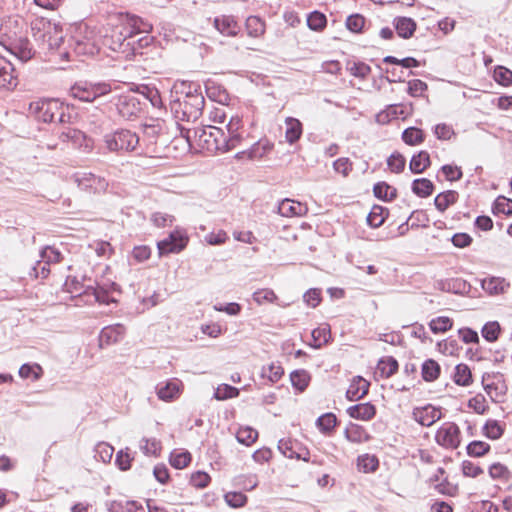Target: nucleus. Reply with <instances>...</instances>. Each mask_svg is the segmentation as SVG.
Here are the masks:
<instances>
[{"mask_svg": "<svg viewBox=\"0 0 512 512\" xmlns=\"http://www.w3.org/2000/svg\"><path fill=\"white\" fill-rule=\"evenodd\" d=\"M226 132L216 126L208 125L195 128H181V135L190 147L203 151L225 153L238 147L242 142V119L232 116L225 126Z\"/></svg>", "mask_w": 512, "mask_h": 512, "instance_id": "obj_1", "label": "nucleus"}, {"mask_svg": "<svg viewBox=\"0 0 512 512\" xmlns=\"http://www.w3.org/2000/svg\"><path fill=\"white\" fill-rule=\"evenodd\" d=\"M109 27L102 36V44L126 56L135 52V35L149 33L152 24L131 14H119L109 20Z\"/></svg>", "mask_w": 512, "mask_h": 512, "instance_id": "obj_2", "label": "nucleus"}, {"mask_svg": "<svg viewBox=\"0 0 512 512\" xmlns=\"http://www.w3.org/2000/svg\"><path fill=\"white\" fill-rule=\"evenodd\" d=\"M170 108L181 121L194 122L202 115L205 99L200 86L186 81H177L171 90Z\"/></svg>", "mask_w": 512, "mask_h": 512, "instance_id": "obj_3", "label": "nucleus"}, {"mask_svg": "<svg viewBox=\"0 0 512 512\" xmlns=\"http://www.w3.org/2000/svg\"><path fill=\"white\" fill-rule=\"evenodd\" d=\"M32 37L40 50H57L63 42L62 27L44 17H36L30 24Z\"/></svg>", "mask_w": 512, "mask_h": 512, "instance_id": "obj_4", "label": "nucleus"}, {"mask_svg": "<svg viewBox=\"0 0 512 512\" xmlns=\"http://www.w3.org/2000/svg\"><path fill=\"white\" fill-rule=\"evenodd\" d=\"M30 112L44 123H69L71 115L67 113L68 107L57 99H42L32 102Z\"/></svg>", "mask_w": 512, "mask_h": 512, "instance_id": "obj_5", "label": "nucleus"}, {"mask_svg": "<svg viewBox=\"0 0 512 512\" xmlns=\"http://www.w3.org/2000/svg\"><path fill=\"white\" fill-rule=\"evenodd\" d=\"M18 25L19 21L17 19L11 17L0 19V36L14 40L12 52L21 61L26 62L35 56L36 49L27 38L17 37L16 28H18Z\"/></svg>", "mask_w": 512, "mask_h": 512, "instance_id": "obj_6", "label": "nucleus"}, {"mask_svg": "<svg viewBox=\"0 0 512 512\" xmlns=\"http://www.w3.org/2000/svg\"><path fill=\"white\" fill-rule=\"evenodd\" d=\"M103 142L107 151L120 154L134 151L139 144V137L131 130L119 129L105 134Z\"/></svg>", "mask_w": 512, "mask_h": 512, "instance_id": "obj_7", "label": "nucleus"}, {"mask_svg": "<svg viewBox=\"0 0 512 512\" xmlns=\"http://www.w3.org/2000/svg\"><path fill=\"white\" fill-rule=\"evenodd\" d=\"M112 91L110 83L107 82H87L81 81L75 83L70 88V95L84 102H92L96 98L109 94Z\"/></svg>", "mask_w": 512, "mask_h": 512, "instance_id": "obj_8", "label": "nucleus"}, {"mask_svg": "<svg viewBox=\"0 0 512 512\" xmlns=\"http://www.w3.org/2000/svg\"><path fill=\"white\" fill-rule=\"evenodd\" d=\"M70 180L83 191L90 193H102L108 187V182L104 177L95 175L87 171H77L70 176Z\"/></svg>", "mask_w": 512, "mask_h": 512, "instance_id": "obj_9", "label": "nucleus"}, {"mask_svg": "<svg viewBox=\"0 0 512 512\" xmlns=\"http://www.w3.org/2000/svg\"><path fill=\"white\" fill-rule=\"evenodd\" d=\"M461 432L453 422L443 423L436 432V442L445 448L456 449L461 443Z\"/></svg>", "mask_w": 512, "mask_h": 512, "instance_id": "obj_10", "label": "nucleus"}, {"mask_svg": "<svg viewBox=\"0 0 512 512\" xmlns=\"http://www.w3.org/2000/svg\"><path fill=\"white\" fill-rule=\"evenodd\" d=\"M187 242V237L181 232H171L167 238L158 242L159 254L179 253L186 247Z\"/></svg>", "mask_w": 512, "mask_h": 512, "instance_id": "obj_11", "label": "nucleus"}, {"mask_svg": "<svg viewBox=\"0 0 512 512\" xmlns=\"http://www.w3.org/2000/svg\"><path fill=\"white\" fill-rule=\"evenodd\" d=\"M59 139L62 142H71L75 147L82 148L84 152L88 153L93 148L92 140L80 130L74 128H65L60 134Z\"/></svg>", "mask_w": 512, "mask_h": 512, "instance_id": "obj_12", "label": "nucleus"}, {"mask_svg": "<svg viewBox=\"0 0 512 512\" xmlns=\"http://www.w3.org/2000/svg\"><path fill=\"white\" fill-rule=\"evenodd\" d=\"M182 383L174 378L156 386V394L162 401L169 402L177 399L181 394Z\"/></svg>", "mask_w": 512, "mask_h": 512, "instance_id": "obj_13", "label": "nucleus"}, {"mask_svg": "<svg viewBox=\"0 0 512 512\" xmlns=\"http://www.w3.org/2000/svg\"><path fill=\"white\" fill-rule=\"evenodd\" d=\"M75 50L78 54L94 55L99 50V39L93 30L86 28L84 37L76 38Z\"/></svg>", "mask_w": 512, "mask_h": 512, "instance_id": "obj_14", "label": "nucleus"}, {"mask_svg": "<svg viewBox=\"0 0 512 512\" xmlns=\"http://www.w3.org/2000/svg\"><path fill=\"white\" fill-rule=\"evenodd\" d=\"M414 419L422 426H431L442 417L440 409L427 405L415 408L413 411Z\"/></svg>", "mask_w": 512, "mask_h": 512, "instance_id": "obj_15", "label": "nucleus"}, {"mask_svg": "<svg viewBox=\"0 0 512 512\" xmlns=\"http://www.w3.org/2000/svg\"><path fill=\"white\" fill-rule=\"evenodd\" d=\"M277 212L283 217L303 216L308 212V207L306 204L286 198L278 204Z\"/></svg>", "mask_w": 512, "mask_h": 512, "instance_id": "obj_16", "label": "nucleus"}, {"mask_svg": "<svg viewBox=\"0 0 512 512\" xmlns=\"http://www.w3.org/2000/svg\"><path fill=\"white\" fill-rule=\"evenodd\" d=\"M17 84L14 66L4 57L0 56V88L13 89Z\"/></svg>", "mask_w": 512, "mask_h": 512, "instance_id": "obj_17", "label": "nucleus"}, {"mask_svg": "<svg viewBox=\"0 0 512 512\" xmlns=\"http://www.w3.org/2000/svg\"><path fill=\"white\" fill-rule=\"evenodd\" d=\"M125 334V328L121 324L104 327L99 335L100 346H108L119 342Z\"/></svg>", "mask_w": 512, "mask_h": 512, "instance_id": "obj_18", "label": "nucleus"}, {"mask_svg": "<svg viewBox=\"0 0 512 512\" xmlns=\"http://www.w3.org/2000/svg\"><path fill=\"white\" fill-rule=\"evenodd\" d=\"M369 386L370 383L361 376L354 377L346 391L347 399L350 401L360 400L368 393Z\"/></svg>", "mask_w": 512, "mask_h": 512, "instance_id": "obj_19", "label": "nucleus"}, {"mask_svg": "<svg viewBox=\"0 0 512 512\" xmlns=\"http://www.w3.org/2000/svg\"><path fill=\"white\" fill-rule=\"evenodd\" d=\"M215 28L224 36H235L240 26L233 16L222 15L214 19Z\"/></svg>", "mask_w": 512, "mask_h": 512, "instance_id": "obj_20", "label": "nucleus"}, {"mask_svg": "<svg viewBox=\"0 0 512 512\" xmlns=\"http://www.w3.org/2000/svg\"><path fill=\"white\" fill-rule=\"evenodd\" d=\"M139 100L133 95L121 96L117 103L119 113L126 118L136 115L140 111Z\"/></svg>", "mask_w": 512, "mask_h": 512, "instance_id": "obj_21", "label": "nucleus"}, {"mask_svg": "<svg viewBox=\"0 0 512 512\" xmlns=\"http://www.w3.org/2000/svg\"><path fill=\"white\" fill-rule=\"evenodd\" d=\"M347 413L351 418L368 421L376 414V408L371 403H360L347 409Z\"/></svg>", "mask_w": 512, "mask_h": 512, "instance_id": "obj_22", "label": "nucleus"}, {"mask_svg": "<svg viewBox=\"0 0 512 512\" xmlns=\"http://www.w3.org/2000/svg\"><path fill=\"white\" fill-rule=\"evenodd\" d=\"M395 30L399 37L409 39L416 30V22L409 17H396L393 21Z\"/></svg>", "mask_w": 512, "mask_h": 512, "instance_id": "obj_23", "label": "nucleus"}, {"mask_svg": "<svg viewBox=\"0 0 512 512\" xmlns=\"http://www.w3.org/2000/svg\"><path fill=\"white\" fill-rule=\"evenodd\" d=\"M285 139L289 144L296 143L302 136L303 133V127L300 120L293 118V117H287L285 119Z\"/></svg>", "mask_w": 512, "mask_h": 512, "instance_id": "obj_24", "label": "nucleus"}, {"mask_svg": "<svg viewBox=\"0 0 512 512\" xmlns=\"http://www.w3.org/2000/svg\"><path fill=\"white\" fill-rule=\"evenodd\" d=\"M509 282L499 277H491L482 281V288L491 295H498L509 288Z\"/></svg>", "mask_w": 512, "mask_h": 512, "instance_id": "obj_25", "label": "nucleus"}, {"mask_svg": "<svg viewBox=\"0 0 512 512\" xmlns=\"http://www.w3.org/2000/svg\"><path fill=\"white\" fill-rule=\"evenodd\" d=\"M430 166V156L427 151H420L414 155L409 163V168L412 173L420 174Z\"/></svg>", "mask_w": 512, "mask_h": 512, "instance_id": "obj_26", "label": "nucleus"}, {"mask_svg": "<svg viewBox=\"0 0 512 512\" xmlns=\"http://www.w3.org/2000/svg\"><path fill=\"white\" fill-rule=\"evenodd\" d=\"M458 199V193L454 190H448L438 194L434 199V204L440 212H444L450 205Z\"/></svg>", "mask_w": 512, "mask_h": 512, "instance_id": "obj_27", "label": "nucleus"}, {"mask_svg": "<svg viewBox=\"0 0 512 512\" xmlns=\"http://www.w3.org/2000/svg\"><path fill=\"white\" fill-rule=\"evenodd\" d=\"M397 370H398V362L392 356H388V357H384V358L380 359L377 364V371L384 378L391 377Z\"/></svg>", "mask_w": 512, "mask_h": 512, "instance_id": "obj_28", "label": "nucleus"}, {"mask_svg": "<svg viewBox=\"0 0 512 512\" xmlns=\"http://www.w3.org/2000/svg\"><path fill=\"white\" fill-rule=\"evenodd\" d=\"M379 467V460L375 455L364 454L357 459V468L363 473L375 472Z\"/></svg>", "mask_w": 512, "mask_h": 512, "instance_id": "obj_29", "label": "nucleus"}, {"mask_svg": "<svg viewBox=\"0 0 512 512\" xmlns=\"http://www.w3.org/2000/svg\"><path fill=\"white\" fill-rule=\"evenodd\" d=\"M440 370V365L435 360L428 359L422 364V377L426 382H433L439 377Z\"/></svg>", "mask_w": 512, "mask_h": 512, "instance_id": "obj_30", "label": "nucleus"}, {"mask_svg": "<svg viewBox=\"0 0 512 512\" xmlns=\"http://www.w3.org/2000/svg\"><path fill=\"white\" fill-rule=\"evenodd\" d=\"M433 189V183L427 178L415 179L412 183L413 193L422 198L430 196Z\"/></svg>", "mask_w": 512, "mask_h": 512, "instance_id": "obj_31", "label": "nucleus"}, {"mask_svg": "<svg viewBox=\"0 0 512 512\" xmlns=\"http://www.w3.org/2000/svg\"><path fill=\"white\" fill-rule=\"evenodd\" d=\"M312 343L311 346L314 348H320L326 344L330 338V326L324 324L311 332Z\"/></svg>", "mask_w": 512, "mask_h": 512, "instance_id": "obj_32", "label": "nucleus"}, {"mask_svg": "<svg viewBox=\"0 0 512 512\" xmlns=\"http://www.w3.org/2000/svg\"><path fill=\"white\" fill-rule=\"evenodd\" d=\"M453 380L457 385L469 386L472 382L470 368L466 364H458L455 367Z\"/></svg>", "mask_w": 512, "mask_h": 512, "instance_id": "obj_33", "label": "nucleus"}, {"mask_svg": "<svg viewBox=\"0 0 512 512\" xmlns=\"http://www.w3.org/2000/svg\"><path fill=\"white\" fill-rule=\"evenodd\" d=\"M245 25L247 33L251 37H260L265 32V23L257 16H249Z\"/></svg>", "mask_w": 512, "mask_h": 512, "instance_id": "obj_34", "label": "nucleus"}, {"mask_svg": "<svg viewBox=\"0 0 512 512\" xmlns=\"http://www.w3.org/2000/svg\"><path fill=\"white\" fill-rule=\"evenodd\" d=\"M424 139L423 131L417 127H409L402 133V140L410 146L421 144Z\"/></svg>", "mask_w": 512, "mask_h": 512, "instance_id": "obj_35", "label": "nucleus"}, {"mask_svg": "<svg viewBox=\"0 0 512 512\" xmlns=\"http://www.w3.org/2000/svg\"><path fill=\"white\" fill-rule=\"evenodd\" d=\"M291 384L300 392L304 391L310 381V375L306 370H296L290 375Z\"/></svg>", "mask_w": 512, "mask_h": 512, "instance_id": "obj_36", "label": "nucleus"}, {"mask_svg": "<svg viewBox=\"0 0 512 512\" xmlns=\"http://www.w3.org/2000/svg\"><path fill=\"white\" fill-rule=\"evenodd\" d=\"M336 423L337 418L333 413H325L318 417L316 426L322 433L328 434L334 430Z\"/></svg>", "mask_w": 512, "mask_h": 512, "instance_id": "obj_37", "label": "nucleus"}, {"mask_svg": "<svg viewBox=\"0 0 512 512\" xmlns=\"http://www.w3.org/2000/svg\"><path fill=\"white\" fill-rule=\"evenodd\" d=\"M373 192L377 198L386 201L392 200L397 195V190L385 182L376 183L374 185Z\"/></svg>", "mask_w": 512, "mask_h": 512, "instance_id": "obj_38", "label": "nucleus"}, {"mask_svg": "<svg viewBox=\"0 0 512 512\" xmlns=\"http://www.w3.org/2000/svg\"><path fill=\"white\" fill-rule=\"evenodd\" d=\"M283 373V368L277 363H271L261 369V377L267 378L271 383L277 382Z\"/></svg>", "mask_w": 512, "mask_h": 512, "instance_id": "obj_39", "label": "nucleus"}, {"mask_svg": "<svg viewBox=\"0 0 512 512\" xmlns=\"http://www.w3.org/2000/svg\"><path fill=\"white\" fill-rule=\"evenodd\" d=\"M484 390L493 402H501L506 393V386L503 383H489L484 385Z\"/></svg>", "mask_w": 512, "mask_h": 512, "instance_id": "obj_40", "label": "nucleus"}, {"mask_svg": "<svg viewBox=\"0 0 512 512\" xmlns=\"http://www.w3.org/2000/svg\"><path fill=\"white\" fill-rule=\"evenodd\" d=\"M19 376L23 379L32 378L33 380H38L41 378L43 374L42 367L37 364H23L19 369Z\"/></svg>", "mask_w": 512, "mask_h": 512, "instance_id": "obj_41", "label": "nucleus"}, {"mask_svg": "<svg viewBox=\"0 0 512 512\" xmlns=\"http://www.w3.org/2000/svg\"><path fill=\"white\" fill-rule=\"evenodd\" d=\"M386 210L378 205H374L367 216V223L372 228L380 227L385 221Z\"/></svg>", "mask_w": 512, "mask_h": 512, "instance_id": "obj_42", "label": "nucleus"}, {"mask_svg": "<svg viewBox=\"0 0 512 512\" xmlns=\"http://www.w3.org/2000/svg\"><path fill=\"white\" fill-rule=\"evenodd\" d=\"M238 395L239 390L229 384L219 385L214 392V398L220 401L235 398Z\"/></svg>", "mask_w": 512, "mask_h": 512, "instance_id": "obj_43", "label": "nucleus"}, {"mask_svg": "<svg viewBox=\"0 0 512 512\" xmlns=\"http://www.w3.org/2000/svg\"><path fill=\"white\" fill-rule=\"evenodd\" d=\"M501 328L497 321H491L487 322L482 330V336L483 338L488 342H495L500 334Z\"/></svg>", "mask_w": 512, "mask_h": 512, "instance_id": "obj_44", "label": "nucleus"}, {"mask_svg": "<svg viewBox=\"0 0 512 512\" xmlns=\"http://www.w3.org/2000/svg\"><path fill=\"white\" fill-rule=\"evenodd\" d=\"M258 437V432L251 427H241L236 434L238 442L249 446L253 444Z\"/></svg>", "mask_w": 512, "mask_h": 512, "instance_id": "obj_45", "label": "nucleus"}, {"mask_svg": "<svg viewBox=\"0 0 512 512\" xmlns=\"http://www.w3.org/2000/svg\"><path fill=\"white\" fill-rule=\"evenodd\" d=\"M327 23L326 16L318 11H314L307 17V25L311 30L320 31Z\"/></svg>", "mask_w": 512, "mask_h": 512, "instance_id": "obj_46", "label": "nucleus"}, {"mask_svg": "<svg viewBox=\"0 0 512 512\" xmlns=\"http://www.w3.org/2000/svg\"><path fill=\"white\" fill-rule=\"evenodd\" d=\"M489 475L494 480H508L511 477V473L507 466L502 463H493L489 467Z\"/></svg>", "mask_w": 512, "mask_h": 512, "instance_id": "obj_47", "label": "nucleus"}, {"mask_svg": "<svg viewBox=\"0 0 512 512\" xmlns=\"http://www.w3.org/2000/svg\"><path fill=\"white\" fill-rule=\"evenodd\" d=\"M429 327L435 334L444 333L452 327V320L449 317H437L430 321Z\"/></svg>", "mask_w": 512, "mask_h": 512, "instance_id": "obj_48", "label": "nucleus"}, {"mask_svg": "<svg viewBox=\"0 0 512 512\" xmlns=\"http://www.w3.org/2000/svg\"><path fill=\"white\" fill-rule=\"evenodd\" d=\"M40 257L46 264L59 263L63 259L62 253L53 246L43 248Z\"/></svg>", "mask_w": 512, "mask_h": 512, "instance_id": "obj_49", "label": "nucleus"}, {"mask_svg": "<svg viewBox=\"0 0 512 512\" xmlns=\"http://www.w3.org/2000/svg\"><path fill=\"white\" fill-rule=\"evenodd\" d=\"M191 461V454L188 451L173 452L170 456V464L176 469H183Z\"/></svg>", "mask_w": 512, "mask_h": 512, "instance_id": "obj_50", "label": "nucleus"}, {"mask_svg": "<svg viewBox=\"0 0 512 512\" xmlns=\"http://www.w3.org/2000/svg\"><path fill=\"white\" fill-rule=\"evenodd\" d=\"M253 300L258 305H262L264 303H273L277 300V295L271 289H259L253 293Z\"/></svg>", "mask_w": 512, "mask_h": 512, "instance_id": "obj_51", "label": "nucleus"}, {"mask_svg": "<svg viewBox=\"0 0 512 512\" xmlns=\"http://www.w3.org/2000/svg\"><path fill=\"white\" fill-rule=\"evenodd\" d=\"M490 450V445L483 441H472L467 446V454L472 457H481Z\"/></svg>", "mask_w": 512, "mask_h": 512, "instance_id": "obj_52", "label": "nucleus"}, {"mask_svg": "<svg viewBox=\"0 0 512 512\" xmlns=\"http://www.w3.org/2000/svg\"><path fill=\"white\" fill-rule=\"evenodd\" d=\"M224 499L232 508L243 507L247 502V496L241 492H228L224 495Z\"/></svg>", "mask_w": 512, "mask_h": 512, "instance_id": "obj_53", "label": "nucleus"}, {"mask_svg": "<svg viewBox=\"0 0 512 512\" xmlns=\"http://www.w3.org/2000/svg\"><path fill=\"white\" fill-rule=\"evenodd\" d=\"M140 93L150 101L153 107H162V98L156 88L144 86L141 88Z\"/></svg>", "mask_w": 512, "mask_h": 512, "instance_id": "obj_54", "label": "nucleus"}, {"mask_svg": "<svg viewBox=\"0 0 512 512\" xmlns=\"http://www.w3.org/2000/svg\"><path fill=\"white\" fill-rule=\"evenodd\" d=\"M494 79L503 86H510L512 84V71L506 67L498 66L494 70Z\"/></svg>", "mask_w": 512, "mask_h": 512, "instance_id": "obj_55", "label": "nucleus"}, {"mask_svg": "<svg viewBox=\"0 0 512 512\" xmlns=\"http://www.w3.org/2000/svg\"><path fill=\"white\" fill-rule=\"evenodd\" d=\"M405 163V158L398 152L391 154V156L387 159V165L389 169L394 173L402 172L405 167Z\"/></svg>", "mask_w": 512, "mask_h": 512, "instance_id": "obj_56", "label": "nucleus"}, {"mask_svg": "<svg viewBox=\"0 0 512 512\" xmlns=\"http://www.w3.org/2000/svg\"><path fill=\"white\" fill-rule=\"evenodd\" d=\"M494 213L512 214V200L504 196H499L493 206Z\"/></svg>", "mask_w": 512, "mask_h": 512, "instance_id": "obj_57", "label": "nucleus"}, {"mask_svg": "<svg viewBox=\"0 0 512 512\" xmlns=\"http://www.w3.org/2000/svg\"><path fill=\"white\" fill-rule=\"evenodd\" d=\"M484 433L490 439H498L503 434V429L496 420H489L484 426Z\"/></svg>", "mask_w": 512, "mask_h": 512, "instance_id": "obj_58", "label": "nucleus"}, {"mask_svg": "<svg viewBox=\"0 0 512 512\" xmlns=\"http://www.w3.org/2000/svg\"><path fill=\"white\" fill-rule=\"evenodd\" d=\"M365 25V18L360 14L350 15L346 20V27L354 32L359 33Z\"/></svg>", "mask_w": 512, "mask_h": 512, "instance_id": "obj_59", "label": "nucleus"}, {"mask_svg": "<svg viewBox=\"0 0 512 512\" xmlns=\"http://www.w3.org/2000/svg\"><path fill=\"white\" fill-rule=\"evenodd\" d=\"M128 450V448H126L125 450H120L116 455V465L122 471L129 470L131 467V461L133 460V458L128 453Z\"/></svg>", "mask_w": 512, "mask_h": 512, "instance_id": "obj_60", "label": "nucleus"}, {"mask_svg": "<svg viewBox=\"0 0 512 512\" xmlns=\"http://www.w3.org/2000/svg\"><path fill=\"white\" fill-rule=\"evenodd\" d=\"M468 406L472 408L477 414H484L488 409L486 399L481 394L471 398L468 402Z\"/></svg>", "mask_w": 512, "mask_h": 512, "instance_id": "obj_61", "label": "nucleus"}, {"mask_svg": "<svg viewBox=\"0 0 512 512\" xmlns=\"http://www.w3.org/2000/svg\"><path fill=\"white\" fill-rule=\"evenodd\" d=\"M427 90V84L422 80L415 79L408 82V93L412 97H420Z\"/></svg>", "mask_w": 512, "mask_h": 512, "instance_id": "obj_62", "label": "nucleus"}, {"mask_svg": "<svg viewBox=\"0 0 512 512\" xmlns=\"http://www.w3.org/2000/svg\"><path fill=\"white\" fill-rule=\"evenodd\" d=\"M211 478L203 471H197L191 475L190 483L196 488H205L208 486Z\"/></svg>", "mask_w": 512, "mask_h": 512, "instance_id": "obj_63", "label": "nucleus"}, {"mask_svg": "<svg viewBox=\"0 0 512 512\" xmlns=\"http://www.w3.org/2000/svg\"><path fill=\"white\" fill-rule=\"evenodd\" d=\"M114 448L107 443H99L96 446V457H99L103 462H109L112 458Z\"/></svg>", "mask_w": 512, "mask_h": 512, "instance_id": "obj_64", "label": "nucleus"}]
</instances>
